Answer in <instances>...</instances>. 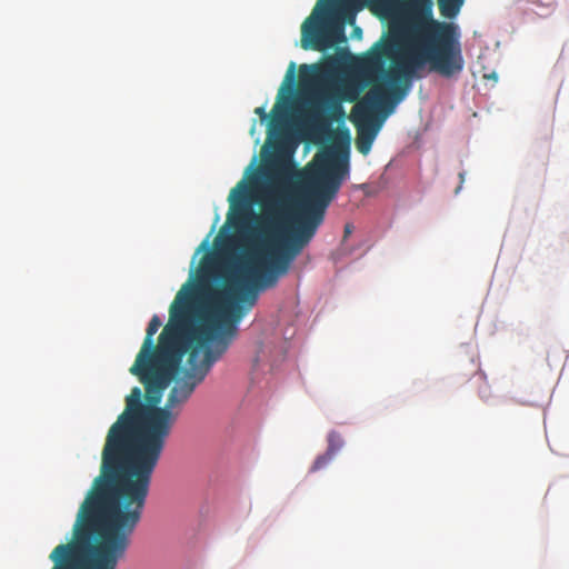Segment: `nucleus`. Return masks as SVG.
<instances>
[{"instance_id": "f257e3e1", "label": "nucleus", "mask_w": 569, "mask_h": 569, "mask_svg": "<svg viewBox=\"0 0 569 569\" xmlns=\"http://www.w3.org/2000/svg\"><path fill=\"white\" fill-rule=\"evenodd\" d=\"M238 332L186 352L162 343L159 365L134 375L139 387L110 427L100 476L82 502L73 540L58 545L49 558L53 569H117L139 523L152 473L182 407L228 351Z\"/></svg>"}, {"instance_id": "f03ea898", "label": "nucleus", "mask_w": 569, "mask_h": 569, "mask_svg": "<svg viewBox=\"0 0 569 569\" xmlns=\"http://www.w3.org/2000/svg\"><path fill=\"white\" fill-rule=\"evenodd\" d=\"M348 174L347 154L333 149L318 152L306 167L303 194L296 204L292 227L286 236L270 234L259 239L250 252L231 268L223 286L208 295L194 322L189 319L191 293H184L189 286L186 283L170 306V319L157 346L153 336L162 323L157 315L151 318L130 373L139 375L158 366L163 342L186 355L192 348L204 347L212 340L238 332L239 322L254 307L259 292L274 287L312 240Z\"/></svg>"}, {"instance_id": "7ed1b4c3", "label": "nucleus", "mask_w": 569, "mask_h": 569, "mask_svg": "<svg viewBox=\"0 0 569 569\" xmlns=\"http://www.w3.org/2000/svg\"><path fill=\"white\" fill-rule=\"evenodd\" d=\"M360 8L403 24L405 44L396 50V41L381 38L357 60V71L367 82L382 74L386 100L393 109L408 94L418 71L429 64L430 71L452 78L465 66L460 29L453 22L433 19L432 0H352Z\"/></svg>"}, {"instance_id": "20e7f679", "label": "nucleus", "mask_w": 569, "mask_h": 569, "mask_svg": "<svg viewBox=\"0 0 569 569\" xmlns=\"http://www.w3.org/2000/svg\"><path fill=\"white\" fill-rule=\"evenodd\" d=\"M392 110L380 84L371 87L352 107L350 120L357 128L356 146L360 153L370 152L385 117Z\"/></svg>"}, {"instance_id": "39448f33", "label": "nucleus", "mask_w": 569, "mask_h": 569, "mask_svg": "<svg viewBox=\"0 0 569 569\" xmlns=\"http://www.w3.org/2000/svg\"><path fill=\"white\" fill-rule=\"evenodd\" d=\"M342 40H345L343 29L332 22L327 12L318 14V7L301 26V47L305 50L326 51Z\"/></svg>"}, {"instance_id": "423d86ee", "label": "nucleus", "mask_w": 569, "mask_h": 569, "mask_svg": "<svg viewBox=\"0 0 569 569\" xmlns=\"http://www.w3.org/2000/svg\"><path fill=\"white\" fill-rule=\"evenodd\" d=\"M377 78H378V76H376L372 81L367 82L363 78H361V76H359V73L357 71V63H356L355 64V77L352 79L347 80L341 83L340 90H339V96L330 102L329 107H330L332 113H342L343 112L341 103H340L341 101H347V102L357 101L358 102L359 94L366 86L372 84V87H373L376 84H380L383 87V83L378 82Z\"/></svg>"}, {"instance_id": "0eeeda50", "label": "nucleus", "mask_w": 569, "mask_h": 569, "mask_svg": "<svg viewBox=\"0 0 569 569\" xmlns=\"http://www.w3.org/2000/svg\"><path fill=\"white\" fill-rule=\"evenodd\" d=\"M261 203L268 217H278L281 213L283 207V201L279 189L272 183L268 184L264 189V198Z\"/></svg>"}, {"instance_id": "6e6552de", "label": "nucleus", "mask_w": 569, "mask_h": 569, "mask_svg": "<svg viewBox=\"0 0 569 569\" xmlns=\"http://www.w3.org/2000/svg\"><path fill=\"white\" fill-rule=\"evenodd\" d=\"M249 193L248 184L244 180H241L237 183V186L231 190L229 194L230 202V211L233 212H243L247 210V198Z\"/></svg>"}, {"instance_id": "1a4fd4ad", "label": "nucleus", "mask_w": 569, "mask_h": 569, "mask_svg": "<svg viewBox=\"0 0 569 569\" xmlns=\"http://www.w3.org/2000/svg\"><path fill=\"white\" fill-rule=\"evenodd\" d=\"M463 2L465 0H438L440 14L447 19L455 18L459 13Z\"/></svg>"}, {"instance_id": "9d476101", "label": "nucleus", "mask_w": 569, "mask_h": 569, "mask_svg": "<svg viewBox=\"0 0 569 569\" xmlns=\"http://www.w3.org/2000/svg\"><path fill=\"white\" fill-rule=\"evenodd\" d=\"M343 447V439L337 431H330L328 435V448L327 452L336 455L340 451V449Z\"/></svg>"}, {"instance_id": "9b49d317", "label": "nucleus", "mask_w": 569, "mask_h": 569, "mask_svg": "<svg viewBox=\"0 0 569 569\" xmlns=\"http://www.w3.org/2000/svg\"><path fill=\"white\" fill-rule=\"evenodd\" d=\"M333 458H335L333 455L326 451L323 455H320L316 458V460L313 461V463L310 468V471L316 472V471H319V470L326 468L333 460Z\"/></svg>"}, {"instance_id": "f8f14e48", "label": "nucleus", "mask_w": 569, "mask_h": 569, "mask_svg": "<svg viewBox=\"0 0 569 569\" xmlns=\"http://www.w3.org/2000/svg\"><path fill=\"white\" fill-rule=\"evenodd\" d=\"M301 77L306 80H316L318 78L319 68L316 66H300Z\"/></svg>"}, {"instance_id": "ddd939ff", "label": "nucleus", "mask_w": 569, "mask_h": 569, "mask_svg": "<svg viewBox=\"0 0 569 569\" xmlns=\"http://www.w3.org/2000/svg\"><path fill=\"white\" fill-rule=\"evenodd\" d=\"M278 131H279L278 121L274 117H272L269 122L268 138L269 139L273 138L278 133Z\"/></svg>"}, {"instance_id": "4468645a", "label": "nucleus", "mask_w": 569, "mask_h": 569, "mask_svg": "<svg viewBox=\"0 0 569 569\" xmlns=\"http://www.w3.org/2000/svg\"><path fill=\"white\" fill-rule=\"evenodd\" d=\"M295 71H296V63L295 62H290L288 71L286 73L284 83L290 84V83L293 82V80H295Z\"/></svg>"}, {"instance_id": "2eb2a0df", "label": "nucleus", "mask_w": 569, "mask_h": 569, "mask_svg": "<svg viewBox=\"0 0 569 569\" xmlns=\"http://www.w3.org/2000/svg\"><path fill=\"white\" fill-rule=\"evenodd\" d=\"M352 230H353L352 224L347 223L345 226L342 242H345L347 240V238L352 233Z\"/></svg>"}, {"instance_id": "dca6fc26", "label": "nucleus", "mask_w": 569, "mask_h": 569, "mask_svg": "<svg viewBox=\"0 0 569 569\" xmlns=\"http://www.w3.org/2000/svg\"><path fill=\"white\" fill-rule=\"evenodd\" d=\"M256 113L259 114L261 120H266L268 118V114L266 113V110L263 107H259L256 109Z\"/></svg>"}, {"instance_id": "f3484780", "label": "nucleus", "mask_w": 569, "mask_h": 569, "mask_svg": "<svg viewBox=\"0 0 569 569\" xmlns=\"http://www.w3.org/2000/svg\"><path fill=\"white\" fill-rule=\"evenodd\" d=\"M355 32H356V34H359V32H361V30L359 28H355Z\"/></svg>"}, {"instance_id": "a211bd4d", "label": "nucleus", "mask_w": 569, "mask_h": 569, "mask_svg": "<svg viewBox=\"0 0 569 569\" xmlns=\"http://www.w3.org/2000/svg\"><path fill=\"white\" fill-rule=\"evenodd\" d=\"M355 32H356V34H359V32H361V30L359 28H355Z\"/></svg>"}]
</instances>
